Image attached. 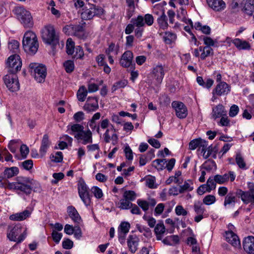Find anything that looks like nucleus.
Masks as SVG:
<instances>
[{
	"label": "nucleus",
	"instance_id": "obj_1",
	"mask_svg": "<svg viewBox=\"0 0 254 254\" xmlns=\"http://www.w3.org/2000/svg\"><path fill=\"white\" fill-rule=\"evenodd\" d=\"M8 189L16 190L19 194L22 193L26 195H29L32 190L30 179L21 176L17 177L15 182L9 183Z\"/></svg>",
	"mask_w": 254,
	"mask_h": 254
},
{
	"label": "nucleus",
	"instance_id": "obj_25",
	"mask_svg": "<svg viewBox=\"0 0 254 254\" xmlns=\"http://www.w3.org/2000/svg\"><path fill=\"white\" fill-rule=\"evenodd\" d=\"M51 144V142L49 139V136L47 134H44L42 139L41 145L39 149L41 157H43L46 154Z\"/></svg>",
	"mask_w": 254,
	"mask_h": 254
},
{
	"label": "nucleus",
	"instance_id": "obj_23",
	"mask_svg": "<svg viewBox=\"0 0 254 254\" xmlns=\"http://www.w3.org/2000/svg\"><path fill=\"white\" fill-rule=\"evenodd\" d=\"M243 248L249 254H254V237L245 238L243 241Z\"/></svg>",
	"mask_w": 254,
	"mask_h": 254
},
{
	"label": "nucleus",
	"instance_id": "obj_37",
	"mask_svg": "<svg viewBox=\"0 0 254 254\" xmlns=\"http://www.w3.org/2000/svg\"><path fill=\"white\" fill-rule=\"evenodd\" d=\"M131 22L136 27L143 28L145 25L144 18L142 15H138L136 18L131 19Z\"/></svg>",
	"mask_w": 254,
	"mask_h": 254
},
{
	"label": "nucleus",
	"instance_id": "obj_64",
	"mask_svg": "<svg viewBox=\"0 0 254 254\" xmlns=\"http://www.w3.org/2000/svg\"><path fill=\"white\" fill-rule=\"evenodd\" d=\"M213 152V147L212 145H210L207 147V146H206V148L203 151H201V152H203V157L204 159L208 158L210 155L212 154Z\"/></svg>",
	"mask_w": 254,
	"mask_h": 254
},
{
	"label": "nucleus",
	"instance_id": "obj_44",
	"mask_svg": "<svg viewBox=\"0 0 254 254\" xmlns=\"http://www.w3.org/2000/svg\"><path fill=\"white\" fill-rule=\"evenodd\" d=\"M19 43L15 40H12L8 43V49L12 52L16 53L19 51Z\"/></svg>",
	"mask_w": 254,
	"mask_h": 254
},
{
	"label": "nucleus",
	"instance_id": "obj_39",
	"mask_svg": "<svg viewBox=\"0 0 254 254\" xmlns=\"http://www.w3.org/2000/svg\"><path fill=\"white\" fill-rule=\"evenodd\" d=\"M133 206L131 201L124 198L121 199L118 203V207L121 209H129Z\"/></svg>",
	"mask_w": 254,
	"mask_h": 254
},
{
	"label": "nucleus",
	"instance_id": "obj_58",
	"mask_svg": "<svg viewBox=\"0 0 254 254\" xmlns=\"http://www.w3.org/2000/svg\"><path fill=\"white\" fill-rule=\"evenodd\" d=\"M175 212L178 216H186L188 214V212L182 205H177L175 208Z\"/></svg>",
	"mask_w": 254,
	"mask_h": 254
},
{
	"label": "nucleus",
	"instance_id": "obj_2",
	"mask_svg": "<svg viewBox=\"0 0 254 254\" xmlns=\"http://www.w3.org/2000/svg\"><path fill=\"white\" fill-rule=\"evenodd\" d=\"M84 127L80 124H75L70 127L69 133L73 135L78 140H82V144L85 145L92 142V133L90 129L84 130Z\"/></svg>",
	"mask_w": 254,
	"mask_h": 254
},
{
	"label": "nucleus",
	"instance_id": "obj_59",
	"mask_svg": "<svg viewBox=\"0 0 254 254\" xmlns=\"http://www.w3.org/2000/svg\"><path fill=\"white\" fill-rule=\"evenodd\" d=\"M21 166L23 168V169L27 170H29L33 167V161L32 160H25L21 163Z\"/></svg>",
	"mask_w": 254,
	"mask_h": 254
},
{
	"label": "nucleus",
	"instance_id": "obj_17",
	"mask_svg": "<svg viewBox=\"0 0 254 254\" xmlns=\"http://www.w3.org/2000/svg\"><path fill=\"white\" fill-rule=\"evenodd\" d=\"M98 108V100L95 97H89L83 106V109L87 112L95 111Z\"/></svg>",
	"mask_w": 254,
	"mask_h": 254
},
{
	"label": "nucleus",
	"instance_id": "obj_29",
	"mask_svg": "<svg viewBox=\"0 0 254 254\" xmlns=\"http://www.w3.org/2000/svg\"><path fill=\"white\" fill-rule=\"evenodd\" d=\"M243 10L248 15H252L254 11V0H244Z\"/></svg>",
	"mask_w": 254,
	"mask_h": 254
},
{
	"label": "nucleus",
	"instance_id": "obj_7",
	"mask_svg": "<svg viewBox=\"0 0 254 254\" xmlns=\"http://www.w3.org/2000/svg\"><path fill=\"white\" fill-rule=\"evenodd\" d=\"M22 62L19 55L10 56L6 61V68L9 74H16L21 69Z\"/></svg>",
	"mask_w": 254,
	"mask_h": 254
},
{
	"label": "nucleus",
	"instance_id": "obj_18",
	"mask_svg": "<svg viewBox=\"0 0 254 254\" xmlns=\"http://www.w3.org/2000/svg\"><path fill=\"white\" fill-rule=\"evenodd\" d=\"M165 68L161 64L157 65L152 70L153 77L158 83H161L163 79Z\"/></svg>",
	"mask_w": 254,
	"mask_h": 254
},
{
	"label": "nucleus",
	"instance_id": "obj_4",
	"mask_svg": "<svg viewBox=\"0 0 254 254\" xmlns=\"http://www.w3.org/2000/svg\"><path fill=\"white\" fill-rule=\"evenodd\" d=\"M13 11L16 18L24 27L30 28L33 26V20L29 11L22 6H17Z\"/></svg>",
	"mask_w": 254,
	"mask_h": 254
},
{
	"label": "nucleus",
	"instance_id": "obj_15",
	"mask_svg": "<svg viewBox=\"0 0 254 254\" xmlns=\"http://www.w3.org/2000/svg\"><path fill=\"white\" fill-rule=\"evenodd\" d=\"M67 30L70 31L75 36L79 38L84 37L83 27L81 25H70L64 28L63 31L67 33Z\"/></svg>",
	"mask_w": 254,
	"mask_h": 254
},
{
	"label": "nucleus",
	"instance_id": "obj_20",
	"mask_svg": "<svg viewBox=\"0 0 254 254\" xmlns=\"http://www.w3.org/2000/svg\"><path fill=\"white\" fill-rule=\"evenodd\" d=\"M67 211L69 217L76 225H82V219L76 209L73 206H68Z\"/></svg>",
	"mask_w": 254,
	"mask_h": 254
},
{
	"label": "nucleus",
	"instance_id": "obj_48",
	"mask_svg": "<svg viewBox=\"0 0 254 254\" xmlns=\"http://www.w3.org/2000/svg\"><path fill=\"white\" fill-rule=\"evenodd\" d=\"M84 52L81 47L78 46L75 47L74 53L72 55L75 59H82L84 56Z\"/></svg>",
	"mask_w": 254,
	"mask_h": 254
},
{
	"label": "nucleus",
	"instance_id": "obj_42",
	"mask_svg": "<svg viewBox=\"0 0 254 254\" xmlns=\"http://www.w3.org/2000/svg\"><path fill=\"white\" fill-rule=\"evenodd\" d=\"M193 209L196 214H203L205 211L203 203L200 201H195L194 202Z\"/></svg>",
	"mask_w": 254,
	"mask_h": 254
},
{
	"label": "nucleus",
	"instance_id": "obj_38",
	"mask_svg": "<svg viewBox=\"0 0 254 254\" xmlns=\"http://www.w3.org/2000/svg\"><path fill=\"white\" fill-rule=\"evenodd\" d=\"M166 162L165 159H156L152 162V165L158 170H162L165 168Z\"/></svg>",
	"mask_w": 254,
	"mask_h": 254
},
{
	"label": "nucleus",
	"instance_id": "obj_24",
	"mask_svg": "<svg viewBox=\"0 0 254 254\" xmlns=\"http://www.w3.org/2000/svg\"><path fill=\"white\" fill-rule=\"evenodd\" d=\"M210 7L216 11H220L225 9L226 4L223 0H207Z\"/></svg>",
	"mask_w": 254,
	"mask_h": 254
},
{
	"label": "nucleus",
	"instance_id": "obj_55",
	"mask_svg": "<svg viewBox=\"0 0 254 254\" xmlns=\"http://www.w3.org/2000/svg\"><path fill=\"white\" fill-rule=\"evenodd\" d=\"M144 18V22L145 25L146 24L147 26H151L154 23V18L152 14H145Z\"/></svg>",
	"mask_w": 254,
	"mask_h": 254
},
{
	"label": "nucleus",
	"instance_id": "obj_10",
	"mask_svg": "<svg viewBox=\"0 0 254 254\" xmlns=\"http://www.w3.org/2000/svg\"><path fill=\"white\" fill-rule=\"evenodd\" d=\"M104 13V9L95 5H90L89 7H86L81 13V17L84 20H89L95 16H101Z\"/></svg>",
	"mask_w": 254,
	"mask_h": 254
},
{
	"label": "nucleus",
	"instance_id": "obj_49",
	"mask_svg": "<svg viewBox=\"0 0 254 254\" xmlns=\"http://www.w3.org/2000/svg\"><path fill=\"white\" fill-rule=\"evenodd\" d=\"M189 181L190 183V184L188 182L185 181L183 185L180 186V189L182 193L186 191H190L193 190V188L191 186L192 183L190 181Z\"/></svg>",
	"mask_w": 254,
	"mask_h": 254
},
{
	"label": "nucleus",
	"instance_id": "obj_9",
	"mask_svg": "<svg viewBox=\"0 0 254 254\" xmlns=\"http://www.w3.org/2000/svg\"><path fill=\"white\" fill-rule=\"evenodd\" d=\"M249 190L243 191L239 189L236 192V194L241 199L245 204L250 203H254V183L249 182L248 183Z\"/></svg>",
	"mask_w": 254,
	"mask_h": 254
},
{
	"label": "nucleus",
	"instance_id": "obj_8",
	"mask_svg": "<svg viewBox=\"0 0 254 254\" xmlns=\"http://www.w3.org/2000/svg\"><path fill=\"white\" fill-rule=\"evenodd\" d=\"M43 40L49 44H56L58 42V37L53 25L46 26L42 31Z\"/></svg>",
	"mask_w": 254,
	"mask_h": 254
},
{
	"label": "nucleus",
	"instance_id": "obj_61",
	"mask_svg": "<svg viewBox=\"0 0 254 254\" xmlns=\"http://www.w3.org/2000/svg\"><path fill=\"white\" fill-rule=\"evenodd\" d=\"M239 111V108L237 105H232L230 109L229 113V116L231 117H235L238 114Z\"/></svg>",
	"mask_w": 254,
	"mask_h": 254
},
{
	"label": "nucleus",
	"instance_id": "obj_50",
	"mask_svg": "<svg viewBox=\"0 0 254 254\" xmlns=\"http://www.w3.org/2000/svg\"><path fill=\"white\" fill-rule=\"evenodd\" d=\"M88 191V188L86 185L85 182L80 180L78 184V192L79 193H82V192H85Z\"/></svg>",
	"mask_w": 254,
	"mask_h": 254
},
{
	"label": "nucleus",
	"instance_id": "obj_34",
	"mask_svg": "<svg viewBox=\"0 0 254 254\" xmlns=\"http://www.w3.org/2000/svg\"><path fill=\"white\" fill-rule=\"evenodd\" d=\"M19 173V169L16 167L7 168L4 170V175L7 178H12L17 175Z\"/></svg>",
	"mask_w": 254,
	"mask_h": 254
},
{
	"label": "nucleus",
	"instance_id": "obj_5",
	"mask_svg": "<svg viewBox=\"0 0 254 254\" xmlns=\"http://www.w3.org/2000/svg\"><path fill=\"white\" fill-rule=\"evenodd\" d=\"M22 231V227L20 224L13 227L10 226L8 227L7 237L10 241L16 242L17 244L20 243L25 239L27 235L26 229L23 232Z\"/></svg>",
	"mask_w": 254,
	"mask_h": 254
},
{
	"label": "nucleus",
	"instance_id": "obj_12",
	"mask_svg": "<svg viewBox=\"0 0 254 254\" xmlns=\"http://www.w3.org/2000/svg\"><path fill=\"white\" fill-rule=\"evenodd\" d=\"M133 54L130 51H126L122 56L120 64L124 67L134 68L135 64L133 62Z\"/></svg>",
	"mask_w": 254,
	"mask_h": 254
},
{
	"label": "nucleus",
	"instance_id": "obj_57",
	"mask_svg": "<svg viewBox=\"0 0 254 254\" xmlns=\"http://www.w3.org/2000/svg\"><path fill=\"white\" fill-rule=\"evenodd\" d=\"M155 178L152 176H150L146 179V185L150 189L156 188L155 185Z\"/></svg>",
	"mask_w": 254,
	"mask_h": 254
},
{
	"label": "nucleus",
	"instance_id": "obj_47",
	"mask_svg": "<svg viewBox=\"0 0 254 254\" xmlns=\"http://www.w3.org/2000/svg\"><path fill=\"white\" fill-rule=\"evenodd\" d=\"M63 65L67 73L72 72L74 69V63L71 60H67L64 63Z\"/></svg>",
	"mask_w": 254,
	"mask_h": 254
},
{
	"label": "nucleus",
	"instance_id": "obj_40",
	"mask_svg": "<svg viewBox=\"0 0 254 254\" xmlns=\"http://www.w3.org/2000/svg\"><path fill=\"white\" fill-rule=\"evenodd\" d=\"M176 35L171 32H166L165 33L164 40L165 43L167 44H170L176 39Z\"/></svg>",
	"mask_w": 254,
	"mask_h": 254
},
{
	"label": "nucleus",
	"instance_id": "obj_32",
	"mask_svg": "<svg viewBox=\"0 0 254 254\" xmlns=\"http://www.w3.org/2000/svg\"><path fill=\"white\" fill-rule=\"evenodd\" d=\"M199 51L201 52L200 54V59L204 60L206 57L213 55V49L211 47L208 46L199 47Z\"/></svg>",
	"mask_w": 254,
	"mask_h": 254
},
{
	"label": "nucleus",
	"instance_id": "obj_31",
	"mask_svg": "<svg viewBox=\"0 0 254 254\" xmlns=\"http://www.w3.org/2000/svg\"><path fill=\"white\" fill-rule=\"evenodd\" d=\"M157 21L160 28L165 30L168 28L167 17L164 10H162L161 15L157 18Z\"/></svg>",
	"mask_w": 254,
	"mask_h": 254
},
{
	"label": "nucleus",
	"instance_id": "obj_11",
	"mask_svg": "<svg viewBox=\"0 0 254 254\" xmlns=\"http://www.w3.org/2000/svg\"><path fill=\"white\" fill-rule=\"evenodd\" d=\"M3 79L5 85L10 91L14 92L19 90L20 85L15 74H7Z\"/></svg>",
	"mask_w": 254,
	"mask_h": 254
},
{
	"label": "nucleus",
	"instance_id": "obj_27",
	"mask_svg": "<svg viewBox=\"0 0 254 254\" xmlns=\"http://www.w3.org/2000/svg\"><path fill=\"white\" fill-rule=\"evenodd\" d=\"M237 198L233 192H230L225 197L224 206L226 208H230L235 206Z\"/></svg>",
	"mask_w": 254,
	"mask_h": 254
},
{
	"label": "nucleus",
	"instance_id": "obj_52",
	"mask_svg": "<svg viewBox=\"0 0 254 254\" xmlns=\"http://www.w3.org/2000/svg\"><path fill=\"white\" fill-rule=\"evenodd\" d=\"M124 198L130 201H133L135 198V193L133 191H126L123 194Z\"/></svg>",
	"mask_w": 254,
	"mask_h": 254
},
{
	"label": "nucleus",
	"instance_id": "obj_41",
	"mask_svg": "<svg viewBox=\"0 0 254 254\" xmlns=\"http://www.w3.org/2000/svg\"><path fill=\"white\" fill-rule=\"evenodd\" d=\"M127 80L125 79L116 82L112 87V92H114L119 89L124 88L127 85Z\"/></svg>",
	"mask_w": 254,
	"mask_h": 254
},
{
	"label": "nucleus",
	"instance_id": "obj_26",
	"mask_svg": "<svg viewBox=\"0 0 254 254\" xmlns=\"http://www.w3.org/2000/svg\"><path fill=\"white\" fill-rule=\"evenodd\" d=\"M227 111L222 104H218L212 109V117L216 120L222 116H226Z\"/></svg>",
	"mask_w": 254,
	"mask_h": 254
},
{
	"label": "nucleus",
	"instance_id": "obj_33",
	"mask_svg": "<svg viewBox=\"0 0 254 254\" xmlns=\"http://www.w3.org/2000/svg\"><path fill=\"white\" fill-rule=\"evenodd\" d=\"M165 227L163 223H158L155 227L154 232L156 235V239L161 240L162 235L165 232Z\"/></svg>",
	"mask_w": 254,
	"mask_h": 254
},
{
	"label": "nucleus",
	"instance_id": "obj_19",
	"mask_svg": "<svg viewBox=\"0 0 254 254\" xmlns=\"http://www.w3.org/2000/svg\"><path fill=\"white\" fill-rule=\"evenodd\" d=\"M225 238L227 242L235 248H240L241 246L240 241L237 235L232 231L226 232Z\"/></svg>",
	"mask_w": 254,
	"mask_h": 254
},
{
	"label": "nucleus",
	"instance_id": "obj_36",
	"mask_svg": "<svg viewBox=\"0 0 254 254\" xmlns=\"http://www.w3.org/2000/svg\"><path fill=\"white\" fill-rule=\"evenodd\" d=\"M88 91L85 86H82L79 88L77 92V97L80 102L85 101Z\"/></svg>",
	"mask_w": 254,
	"mask_h": 254
},
{
	"label": "nucleus",
	"instance_id": "obj_60",
	"mask_svg": "<svg viewBox=\"0 0 254 254\" xmlns=\"http://www.w3.org/2000/svg\"><path fill=\"white\" fill-rule=\"evenodd\" d=\"M115 52V55L118 54V49L114 43H111L106 50L105 53L107 55H111V53Z\"/></svg>",
	"mask_w": 254,
	"mask_h": 254
},
{
	"label": "nucleus",
	"instance_id": "obj_51",
	"mask_svg": "<svg viewBox=\"0 0 254 254\" xmlns=\"http://www.w3.org/2000/svg\"><path fill=\"white\" fill-rule=\"evenodd\" d=\"M91 191L94 196L97 198H101L103 195L102 190L98 187L93 186L91 188Z\"/></svg>",
	"mask_w": 254,
	"mask_h": 254
},
{
	"label": "nucleus",
	"instance_id": "obj_30",
	"mask_svg": "<svg viewBox=\"0 0 254 254\" xmlns=\"http://www.w3.org/2000/svg\"><path fill=\"white\" fill-rule=\"evenodd\" d=\"M232 43L239 50H250L251 49V45L248 42L243 41L239 38L233 40Z\"/></svg>",
	"mask_w": 254,
	"mask_h": 254
},
{
	"label": "nucleus",
	"instance_id": "obj_22",
	"mask_svg": "<svg viewBox=\"0 0 254 254\" xmlns=\"http://www.w3.org/2000/svg\"><path fill=\"white\" fill-rule=\"evenodd\" d=\"M207 146V142L201 138L194 139L190 141L189 143V149L194 150L197 147L201 149L203 151Z\"/></svg>",
	"mask_w": 254,
	"mask_h": 254
},
{
	"label": "nucleus",
	"instance_id": "obj_46",
	"mask_svg": "<svg viewBox=\"0 0 254 254\" xmlns=\"http://www.w3.org/2000/svg\"><path fill=\"white\" fill-rule=\"evenodd\" d=\"M235 160L238 166L243 169H246V164L244 161V159L242 157V155L240 153H237L236 155Z\"/></svg>",
	"mask_w": 254,
	"mask_h": 254
},
{
	"label": "nucleus",
	"instance_id": "obj_21",
	"mask_svg": "<svg viewBox=\"0 0 254 254\" xmlns=\"http://www.w3.org/2000/svg\"><path fill=\"white\" fill-rule=\"evenodd\" d=\"M139 241L136 235H129L127 239V244L129 251L132 254L136 252Z\"/></svg>",
	"mask_w": 254,
	"mask_h": 254
},
{
	"label": "nucleus",
	"instance_id": "obj_63",
	"mask_svg": "<svg viewBox=\"0 0 254 254\" xmlns=\"http://www.w3.org/2000/svg\"><path fill=\"white\" fill-rule=\"evenodd\" d=\"M73 118L76 122H80L84 119V114L82 111L78 112L74 114Z\"/></svg>",
	"mask_w": 254,
	"mask_h": 254
},
{
	"label": "nucleus",
	"instance_id": "obj_56",
	"mask_svg": "<svg viewBox=\"0 0 254 254\" xmlns=\"http://www.w3.org/2000/svg\"><path fill=\"white\" fill-rule=\"evenodd\" d=\"M206 187L207 188V192H210L212 190H214L216 188V182L214 179L209 178L207 181Z\"/></svg>",
	"mask_w": 254,
	"mask_h": 254
},
{
	"label": "nucleus",
	"instance_id": "obj_6",
	"mask_svg": "<svg viewBox=\"0 0 254 254\" xmlns=\"http://www.w3.org/2000/svg\"><path fill=\"white\" fill-rule=\"evenodd\" d=\"M29 68L31 75L38 82L45 81L47 75V69L45 65L38 63H31Z\"/></svg>",
	"mask_w": 254,
	"mask_h": 254
},
{
	"label": "nucleus",
	"instance_id": "obj_53",
	"mask_svg": "<svg viewBox=\"0 0 254 254\" xmlns=\"http://www.w3.org/2000/svg\"><path fill=\"white\" fill-rule=\"evenodd\" d=\"M215 201V197L213 195H207L203 199V203L206 205L212 204L214 203Z\"/></svg>",
	"mask_w": 254,
	"mask_h": 254
},
{
	"label": "nucleus",
	"instance_id": "obj_3",
	"mask_svg": "<svg viewBox=\"0 0 254 254\" xmlns=\"http://www.w3.org/2000/svg\"><path fill=\"white\" fill-rule=\"evenodd\" d=\"M22 44L26 52L30 54H35L39 47L36 34L31 31L26 32L23 38Z\"/></svg>",
	"mask_w": 254,
	"mask_h": 254
},
{
	"label": "nucleus",
	"instance_id": "obj_43",
	"mask_svg": "<svg viewBox=\"0 0 254 254\" xmlns=\"http://www.w3.org/2000/svg\"><path fill=\"white\" fill-rule=\"evenodd\" d=\"M66 53L69 55H72L74 53V43L71 39H68L66 45Z\"/></svg>",
	"mask_w": 254,
	"mask_h": 254
},
{
	"label": "nucleus",
	"instance_id": "obj_13",
	"mask_svg": "<svg viewBox=\"0 0 254 254\" xmlns=\"http://www.w3.org/2000/svg\"><path fill=\"white\" fill-rule=\"evenodd\" d=\"M172 107L175 110L176 116L180 119H184L188 115V110L185 105L178 101H173Z\"/></svg>",
	"mask_w": 254,
	"mask_h": 254
},
{
	"label": "nucleus",
	"instance_id": "obj_54",
	"mask_svg": "<svg viewBox=\"0 0 254 254\" xmlns=\"http://www.w3.org/2000/svg\"><path fill=\"white\" fill-rule=\"evenodd\" d=\"M50 157L52 161L57 163L61 162L63 160V153L61 151L57 152L55 155H51Z\"/></svg>",
	"mask_w": 254,
	"mask_h": 254
},
{
	"label": "nucleus",
	"instance_id": "obj_35",
	"mask_svg": "<svg viewBox=\"0 0 254 254\" xmlns=\"http://www.w3.org/2000/svg\"><path fill=\"white\" fill-rule=\"evenodd\" d=\"M130 224L128 222H122L119 227L118 235L120 237H122V235H126L128 232Z\"/></svg>",
	"mask_w": 254,
	"mask_h": 254
},
{
	"label": "nucleus",
	"instance_id": "obj_28",
	"mask_svg": "<svg viewBox=\"0 0 254 254\" xmlns=\"http://www.w3.org/2000/svg\"><path fill=\"white\" fill-rule=\"evenodd\" d=\"M30 214L31 213L29 211L25 210L23 212L10 215L9 219L14 221H22L29 217Z\"/></svg>",
	"mask_w": 254,
	"mask_h": 254
},
{
	"label": "nucleus",
	"instance_id": "obj_45",
	"mask_svg": "<svg viewBox=\"0 0 254 254\" xmlns=\"http://www.w3.org/2000/svg\"><path fill=\"white\" fill-rule=\"evenodd\" d=\"M79 195L86 206H89L91 203V196L89 193V191L79 193Z\"/></svg>",
	"mask_w": 254,
	"mask_h": 254
},
{
	"label": "nucleus",
	"instance_id": "obj_62",
	"mask_svg": "<svg viewBox=\"0 0 254 254\" xmlns=\"http://www.w3.org/2000/svg\"><path fill=\"white\" fill-rule=\"evenodd\" d=\"M137 204L144 211L148 210L149 209V206H148V204L147 203V201L142 200V199H138L137 200Z\"/></svg>",
	"mask_w": 254,
	"mask_h": 254
},
{
	"label": "nucleus",
	"instance_id": "obj_14",
	"mask_svg": "<svg viewBox=\"0 0 254 254\" xmlns=\"http://www.w3.org/2000/svg\"><path fill=\"white\" fill-rule=\"evenodd\" d=\"M231 90V87L225 82H220L212 91V94L222 96L228 94Z\"/></svg>",
	"mask_w": 254,
	"mask_h": 254
},
{
	"label": "nucleus",
	"instance_id": "obj_16",
	"mask_svg": "<svg viewBox=\"0 0 254 254\" xmlns=\"http://www.w3.org/2000/svg\"><path fill=\"white\" fill-rule=\"evenodd\" d=\"M236 178L235 173L233 171H229L228 174H225L223 175H216L214 177V180L216 183L223 184L230 179L231 182H233Z\"/></svg>",
	"mask_w": 254,
	"mask_h": 254
}]
</instances>
